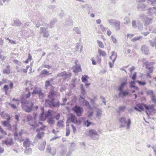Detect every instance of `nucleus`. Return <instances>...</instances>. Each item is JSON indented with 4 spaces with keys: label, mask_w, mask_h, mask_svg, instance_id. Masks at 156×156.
Listing matches in <instances>:
<instances>
[{
    "label": "nucleus",
    "mask_w": 156,
    "mask_h": 156,
    "mask_svg": "<svg viewBox=\"0 0 156 156\" xmlns=\"http://www.w3.org/2000/svg\"><path fill=\"white\" fill-rule=\"evenodd\" d=\"M30 102L29 100L25 98H22L21 100L23 109L28 113L30 112L33 110L34 106V103L32 102L30 103L29 106L28 105Z\"/></svg>",
    "instance_id": "nucleus-1"
},
{
    "label": "nucleus",
    "mask_w": 156,
    "mask_h": 156,
    "mask_svg": "<svg viewBox=\"0 0 156 156\" xmlns=\"http://www.w3.org/2000/svg\"><path fill=\"white\" fill-rule=\"evenodd\" d=\"M34 116L29 114L27 115V121L29 122V124L31 126L36 127L38 126L39 124H42V122H37L36 121V117L37 115V113H34Z\"/></svg>",
    "instance_id": "nucleus-2"
},
{
    "label": "nucleus",
    "mask_w": 156,
    "mask_h": 156,
    "mask_svg": "<svg viewBox=\"0 0 156 156\" xmlns=\"http://www.w3.org/2000/svg\"><path fill=\"white\" fill-rule=\"evenodd\" d=\"M144 107L146 110L149 111V112H151L155 111L154 108V105H147L145 104H138L136 106L134 107V109L138 111L141 112L142 111L144 110Z\"/></svg>",
    "instance_id": "nucleus-3"
},
{
    "label": "nucleus",
    "mask_w": 156,
    "mask_h": 156,
    "mask_svg": "<svg viewBox=\"0 0 156 156\" xmlns=\"http://www.w3.org/2000/svg\"><path fill=\"white\" fill-rule=\"evenodd\" d=\"M55 98H52L50 99H46L45 100V103L46 105H48V106L51 108L53 107L59 108L60 103L59 101H58L56 102H55Z\"/></svg>",
    "instance_id": "nucleus-4"
},
{
    "label": "nucleus",
    "mask_w": 156,
    "mask_h": 156,
    "mask_svg": "<svg viewBox=\"0 0 156 156\" xmlns=\"http://www.w3.org/2000/svg\"><path fill=\"white\" fill-rule=\"evenodd\" d=\"M109 24L114 27L115 30L118 31L120 29V22L117 20L110 19L108 20Z\"/></svg>",
    "instance_id": "nucleus-5"
},
{
    "label": "nucleus",
    "mask_w": 156,
    "mask_h": 156,
    "mask_svg": "<svg viewBox=\"0 0 156 156\" xmlns=\"http://www.w3.org/2000/svg\"><path fill=\"white\" fill-rule=\"evenodd\" d=\"M72 110L78 116H80L83 113V108L78 105H75L72 108Z\"/></svg>",
    "instance_id": "nucleus-6"
},
{
    "label": "nucleus",
    "mask_w": 156,
    "mask_h": 156,
    "mask_svg": "<svg viewBox=\"0 0 156 156\" xmlns=\"http://www.w3.org/2000/svg\"><path fill=\"white\" fill-rule=\"evenodd\" d=\"M119 122L122 124H126L127 127L126 129H129L130 128V125L131 124V121L130 119L129 118L127 120V122L126 121V118L124 117H121L119 119Z\"/></svg>",
    "instance_id": "nucleus-7"
},
{
    "label": "nucleus",
    "mask_w": 156,
    "mask_h": 156,
    "mask_svg": "<svg viewBox=\"0 0 156 156\" xmlns=\"http://www.w3.org/2000/svg\"><path fill=\"white\" fill-rule=\"evenodd\" d=\"M89 134L90 137L94 140H98L99 138V135L97 133V131L92 129L89 130Z\"/></svg>",
    "instance_id": "nucleus-8"
},
{
    "label": "nucleus",
    "mask_w": 156,
    "mask_h": 156,
    "mask_svg": "<svg viewBox=\"0 0 156 156\" xmlns=\"http://www.w3.org/2000/svg\"><path fill=\"white\" fill-rule=\"evenodd\" d=\"M46 152L47 153L50 154L54 156L56 153V150L55 147L48 145L47 146L46 148Z\"/></svg>",
    "instance_id": "nucleus-9"
},
{
    "label": "nucleus",
    "mask_w": 156,
    "mask_h": 156,
    "mask_svg": "<svg viewBox=\"0 0 156 156\" xmlns=\"http://www.w3.org/2000/svg\"><path fill=\"white\" fill-rule=\"evenodd\" d=\"M69 119L73 123L79 124L81 123V121L78 120L75 115L73 114H71Z\"/></svg>",
    "instance_id": "nucleus-10"
},
{
    "label": "nucleus",
    "mask_w": 156,
    "mask_h": 156,
    "mask_svg": "<svg viewBox=\"0 0 156 156\" xmlns=\"http://www.w3.org/2000/svg\"><path fill=\"white\" fill-rule=\"evenodd\" d=\"M117 56V54L115 51H113L112 52V55L110 56V58L111 59H112V58H113L112 60V62L113 64H112L111 62H109V64L110 67L111 68H112L113 66V64H114Z\"/></svg>",
    "instance_id": "nucleus-11"
},
{
    "label": "nucleus",
    "mask_w": 156,
    "mask_h": 156,
    "mask_svg": "<svg viewBox=\"0 0 156 156\" xmlns=\"http://www.w3.org/2000/svg\"><path fill=\"white\" fill-rule=\"evenodd\" d=\"M40 33L45 37H48L49 35L47 28L46 27H41L40 29Z\"/></svg>",
    "instance_id": "nucleus-12"
},
{
    "label": "nucleus",
    "mask_w": 156,
    "mask_h": 156,
    "mask_svg": "<svg viewBox=\"0 0 156 156\" xmlns=\"http://www.w3.org/2000/svg\"><path fill=\"white\" fill-rule=\"evenodd\" d=\"M47 122L50 127L53 126L55 123V120L54 119V117L53 116H50L47 119Z\"/></svg>",
    "instance_id": "nucleus-13"
},
{
    "label": "nucleus",
    "mask_w": 156,
    "mask_h": 156,
    "mask_svg": "<svg viewBox=\"0 0 156 156\" xmlns=\"http://www.w3.org/2000/svg\"><path fill=\"white\" fill-rule=\"evenodd\" d=\"M141 50L142 53L147 55L149 51V48L146 45H143L141 47Z\"/></svg>",
    "instance_id": "nucleus-14"
},
{
    "label": "nucleus",
    "mask_w": 156,
    "mask_h": 156,
    "mask_svg": "<svg viewBox=\"0 0 156 156\" xmlns=\"http://www.w3.org/2000/svg\"><path fill=\"white\" fill-rule=\"evenodd\" d=\"M57 96V92L54 90H51L49 92L48 95V97L50 99L55 98H54Z\"/></svg>",
    "instance_id": "nucleus-15"
},
{
    "label": "nucleus",
    "mask_w": 156,
    "mask_h": 156,
    "mask_svg": "<svg viewBox=\"0 0 156 156\" xmlns=\"http://www.w3.org/2000/svg\"><path fill=\"white\" fill-rule=\"evenodd\" d=\"M51 74V73H49V71L44 69L41 72L39 76L40 77H44Z\"/></svg>",
    "instance_id": "nucleus-16"
},
{
    "label": "nucleus",
    "mask_w": 156,
    "mask_h": 156,
    "mask_svg": "<svg viewBox=\"0 0 156 156\" xmlns=\"http://www.w3.org/2000/svg\"><path fill=\"white\" fill-rule=\"evenodd\" d=\"M137 9L139 10L143 11H144L146 10H147V7L146 5L140 3L137 5Z\"/></svg>",
    "instance_id": "nucleus-17"
},
{
    "label": "nucleus",
    "mask_w": 156,
    "mask_h": 156,
    "mask_svg": "<svg viewBox=\"0 0 156 156\" xmlns=\"http://www.w3.org/2000/svg\"><path fill=\"white\" fill-rule=\"evenodd\" d=\"M46 141L45 140L40 142L38 144V148L41 151H43L45 148Z\"/></svg>",
    "instance_id": "nucleus-18"
},
{
    "label": "nucleus",
    "mask_w": 156,
    "mask_h": 156,
    "mask_svg": "<svg viewBox=\"0 0 156 156\" xmlns=\"http://www.w3.org/2000/svg\"><path fill=\"white\" fill-rule=\"evenodd\" d=\"M151 63L149 62H146L144 63L145 68L148 70V72L151 73L153 71V67L150 66Z\"/></svg>",
    "instance_id": "nucleus-19"
},
{
    "label": "nucleus",
    "mask_w": 156,
    "mask_h": 156,
    "mask_svg": "<svg viewBox=\"0 0 156 156\" xmlns=\"http://www.w3.org/2000/svg\"><path fill=\"white\" fill-rule=\"evenodd\" d=\"M148 12L147 14L149 15L153 16V14H155L156 12V8L154 7L152 8H149L147 9Z\"/></svg>",
    "instance_id": "nucleus-20"
},
{
    "label": "nucleus",
    "mask_w": 156,
    "mask_h": 156,
    "mask_svg": "<svg viewBox=\"0 0 156 156\" xmlns=\"http://www.w3.org/2000/svg\"><path fill=\"white\" fill-rule=\"evenodd\" d=\"M77 61H75L76 65L75 66V69L73 70L74 73H78L82 71L80 65L77 64Z\"/></svg>",
    "instance_id": "nucleus-21"
},
{
    "label": "nucleus",
    "mask_w": 156,
    "mask_h": 156,
    "mask_svg": "<svg viewBox=\"0 0 156 156\" xmlns=\"http://www.w3.org/2000/svg\"><path fill=\"white\" fill-rule=\"evenodd\" d=\"M7 145H12L14 144L13 139L12 138L7 139L3 141Z\"/></svg>",
    "instance_id": "nucleus-22"
},
{
    "label": "nucleus",
    "mask_w": 156,
    "mask_h": 156,
    "mask_svg": "<svg viewBox=\"0 0 156 156\" xmlns=\"http://www.w3.org/2000/svg\"><path fill=\"white\" fill-rule=\"evenodd\" d=\"M31 141H30L29 139L27 138L23 142V145L25 148L29 147L31 144Z\"/></svg>",
    "instance_id": "nucleus-23"
},
{
    "label": "nucleus",
    "mask_w": 156,
    "mask_h": 156,
    "mask_svg": "<svg viewBox=\"0 0 156 156\" xmlns=\"http://www.w3.org/2000/svg\"><path fill=\"white\" fill-rule=\"evenodd\" d=\"M46 118L44 112V110H43L42 111V112L39 116V119L41 121H44L46 120Z\"/></svg>",
    "instance_id": "nucleus-24"
},
{
    "label": "nucleus",
    "mask_w": 156,
    "mask_h": 156,
    "mask_svg": "<svg viewBox=\"0 0 156 156\" xmlns=\"http://www.w3.org/2000/svg\"><path fill=\"white\" fill-rule=\"evenodd\" d=\"M126 107L124 105L119 106L117 111L118 113L119 114L121 112H124V111L126 109Z\"/></svg>",
    "instance_id": "nucleus-25"
},
{
    "label": "nucleus",
    "mask_w": 156,
    "mask_h": 156,
    "mask_svg": "<svg viewBox=\"0 0 156 156\" xmlns=\"http://www.w3.org/2000/svg\"><path fill=\"white\" fill-rule=\"evenodd\" d=\"M42 90L40 88H37L35 87V89L33 90L32 94H39Z\"/></svg>",
    "instance_id": "nucleus-26"
},
{
    "label": "nucleus",
    "mask_w": 156,
    "mask_h": 156,
    "mask_svg": "<svg viewBox=\"0 0 156 156\" xmlns=\"http://www.w3.org/2000/svg\"><path fill=\"white\" fill-rule=\"evenodd\" d=\"M35 24L36 27L38 28L41 25H43V21L41 20H38L35 22Z\"/></svg>",
    "instance_id": "nucleus-27"
},
{
    "label": "nucleus",
    "mask_w": 156,
    "mask_h": 156,
    "mask_svg": "<svg viewBox=\"0 0 156 156\" xmlns=\"http://www.w3.org/2000/svg\"><path fill=\"white\" fill-rule=\"evenodd\" d=\"M129 93L127 91H123V90L119 91V96H121L122 97H124L126 95L129 94Z\"/></svg>",
    "instance_id": "nucleus-28"
},
{
    "label": "nucleus",
    "mask_w": 156,
    "mask_h": 156,
    "mask_svg": "<svg viewBox=\"0 0 156 156\" xmlns=\"http://www.w3.org/2000/svg\"><path fill=\"white\" fill-rule=\"evenodd\" d=\"M22 24L21 22L18 19H16L14 20V25L17 27H20Z\"/></svg>",
    "instance_id": "nucleus-29"
},
{
    "label": "nucleus",
    "mask_w": 156,
    "mask_h": 156,
    "mask_svg": "<svg viewBox=\"0 0 156 156\" xmlns=\"http://www.w3.org/2000/svg\"><path fill=\"white\" fill-rule=\"evenodd\" d=\"M52 112V111L51 110H49L47 112H44L46 118L47 119L48 117H49L52 116L51 114Z\"/></svg>",
    "instance_id": "nucleus-30"
},
{
    "label": "nucleus",
    "mask_w": 156,
    "mask_h": 156,
    "mask_svg": "<svg viewBox=\"0 0 156 156\" xmlns=\"http://www.w3.org/2000/svg\"><path fill=\"white\" fill-rule=\"evenodd\" d=\"M83 103L85 106H87V107L88 108H89L90 109H91V110H92V108L91 107L88 101H87L84 100L83 102Z\"/></svg>",
    "instance_id": "nucleus-31"
},
{
    "label": "nucleus",
    "mask_w": 156,
    "mask_h": 156,
    "mask_svg": "<svg viewBox=\"0 0 156 156\" xmlns=\"http://www.w3.org/2000/svg\"><path fill=\"white\" fill-rule=\"evenodd\" d=\"M2 72L3 73H6L8 74H10V70L9 68V66H6V69L3 70Z\"/></svg>",
    "instance_id": "nucleus-32"
},
{
    "label": "nucleus",
    "mask_w": 156,
    "mask_h": 156,
    "mask_svg": "<svg viewBox=\"0 0 156 156\" xmlns=\"http://www.w3.org/2000/svg\"><path fill=\"white\" fill-rule=\"evenodd\" d=\"M126 84L127 83L126 81L122 83L119 86L118 88L119 90V91L123 90V89L124 87Z\"/></svg>",
    "instance_id": "nucleus-33"
},
{
    "label": "nucleus",
    "mask_w": 156,
    "mask_h": 156,
    "mask_svg": "<svg viewBox=\"0 0 156 156\" xmlns=\"http://www.w3.org/2000/svg\"><path fill=\"white\" fill-rule=\"evenodd\" d=\"M32 152V150L31 148L28 147H26V149L24 151V153L25 154H31Z\"/></svg>",
    "instance_id": "nucleus-34"
},
{
    "label": "nucleus",
    "mask_w": 156,
    "mask_h": 156,
    "mask_svg": "<svg viewBox=\"0 0 156 156\" xmlns=\"http://www.w3.org/2000/svg\"><path fill=\"white\" fill-rule=\"evenodd\" d=\"M132 26L134 28H136L138 26L136 23V22L135 20H133L131 21Z\"/></svg>",
    "instance_id": "nucleus-35"
},
{
    "label": "nucleus",
    "mask_w": 156,
    "mask_h": 156,
    "mask_svg": "<svg viewBox=\"0 0 156 156\" xmlns=\"http://www.w3.org/2000/svg\"><path fill=\"white\" fill-rule=\"evenodd\" d=\"M139 18L142 20H144L146 19V16L144 13L140 14L139 15Z\"/></svg>",
    "instance_id": "nucleus-36"
},
{
    "label": "nucleus",
    "mask_w": 156,
    "mask_h": 156,
    "mask_svg": "<svg viewBox=\"0 0 156 156\" xmlns=\"http://www.w3.org/2000/svg\"><path fill=\"white\" fill-rule=\"evenodd\" d=\"M31 25V23L30 22H27L24 25H23V30L24 31V29L25 28H27L28 27H30V26Z\"/></svg>",
    "instance_id": "nucleus-37"
},
{
    "label": "nucleus",
    "mask_w": 156,
    "mask_h": 156,
    "mask_svg": "<svg viewBox=\"0 0 156 156\" xmlns=\"http://www.w3.org/2000/svg\"><path fill=\"white\" fill-rule=\"evenodd\" d=\"M145 23L147 25H148L151 23L152 22V19L151 18H146L145 20Z\"/></svg>",
    "instance_id": "nucleus-38"
},
{
    "label": "nucleus",
    "mask_w": 156,
    "mask_h": 156,
    "mask_svg": "<svg viewBox=\"0 0 156 156\" xmlns=\"http://www.w3.org/2000/svg\"><path fill=\"white\" fill-rule=\"evenodd\" d=\"M98 52L100 55H101L102 56H104L106 55V53L105 52L100 49H98Z\"/></svg>",
    "instance_id": "nucleus-39"
},
{
    "label": "nucleus",
    "mask_w": 156,
    "mask_h": 156,
    "mask_svg": "<svg viewBox=\"0 0 156 156\" xmlns=\"http://www.w3.org/2000/svg\"><path fill=\"white\" fill-rule=\"evenodd\" d=\"M88 78V76L85 75H83L82 76L81 79L82 82H85L87 81V79Z\"/></svg>",
    "instance_id": "nucleus-40"
},
{
    "label": "nucleus",
    "mask_w": 156,
    "mask_h": 156,
    "mask_svg": "<svg viewBox=\"0 0 156 156\" xmlns=\"http://www.w3.org/2000/svg\"><path fill=\"white\" fill-rule=\"evenodd\" d=\"M80 89L81 90V94H82L83 95H84L86 94V92L82 84L80 86Z\"/></svg>",
    "instance_id": "nucleus-41"
},
{
    "label": "nucleus",
    "mask_w": 156,
    "mask_h": 156,
    "mask_svg": "<svg viewBox=\"0 0 156 156\" xmlns=\"http://www.w3.org/2000/svg\"><path fill=\"white\" fill-rule=\"evenodd\" d=\"M124 20L125 21L124 23L125 24H128L130 23V20L129 18L128 17H125L124 18Z\"/></svg>",
    "instance_id": "nucleus-42"
},
{
    "label": "nucleus",
    "mask_w": 156,
    "mask_h": 156,
    "mask_svg": "<svg viewBox=\"0 0 156 156\" xmlns=\"http://www.w3.org/2000/svg\"><path fill=\"white\" fill-rule=\"evenodd\" d=\"M96 116L97 117H100L102 115V111L100 109H98L96 111Z\"/></svg>",
    "instance_id": "nucleus-43"
},
{
    "label": "nucleus",
    "mask_w": 156,
    "mask_h": 156,
    "mask_svg": "<svg viewBox=\"0 0 156 156\" xmlns=\"http://www.w3.org/2000/svg\"><path fill=\"white\" fill-rule=\"evenodd\" d=\"M143 37L142 36H140L137 37H135L134 38H133L132 39V41L133 42H135L136 41L138 40L141 39Z\"/></svg>",
    "instance_id": "nucleus-44"
},
{
    "label": "nucleus",
    "mask_w": 156,
    "mask_h": 156,
    "mask_svg": "<svg viewBox=\"0 0 156 156\" xmlns=\"http://www.w3.org/2000/svg\"><path fill=\"white\" fill-rule=\"evenodd\" d=\"M66 74V71H64L58 74L57 76L58 77H60L62 76H65Z\"/></svg>",
    "instance_id": "nucleus-45"
},
{
    "label": "nucleus",
    "mask_w": 156,
    "mask_h": 156,
    "mask_svg": "<svg viewBox=\"0 0 156 156\" xmlns=\"http://www.w3.org/2000/svg\"><path fill=\"white\" fill-rule=\"evenodd\" d=\"M63 121L62 120H59L57 122V126L59 127H63Z\"/></svg>",
    "instance_id": "nucleus-46"
},
{
    "label": "nucleus",
    "mask_w": 156,
    "mask_h": 156,
    "mask_svg": "<svg viewBox=\"0 0 156 156\" xmlns=\"http://www.w3.org/2000/svg\"><path fill=\"white\" fill-rule=\"evenodd\" d=\"M14 139L15 140H20V138H19V136L18 135V133L16 131H15L14 134Z\"/></svg>",
    "instance_id": "nucleus-47"
},
{
    "label": "nucleus",
    "mask_w": 156,
    "mask_h": 156,
    "mask_svg": "<svg viewBox=\"0 0 156 156\" xmlns=\"http://www.w3.org/2000/svg\"><path fill=\"white\" fill-rule=\"evenodd\" d=\"M44 133L43 132H39L38 133L36 136V138H37L39 139H40L41 137L43 135Z\"/></svg>",
    "instance_id": "nucleus-48"
},
{
    "label": "nucleus",
    "mask_w": 156,
    "mask_h": 156,
    "mask_svg": "<svg viewBox=\"0 0 156 156\" xmlns=\"http://www.w3.org/2000/svg\"><path fill=\"white\" fill-rule=\"evenodd\" d=\"M148 1L147 2L149 3V2L151 3V5L152 6L156 5V0H147Z\"/></svg>",
    "instance_id": "nucleus-49"
},
{
    "label": "nucleus",
    "mask_w": 156,
    "mask_h": 156,
    "mask_svg": "<svg viewBox=\"0 0 156 156\" xmlns=\"http://www.w3.org/2000/svg\"><path fill=\"white\" fill-rule=\"evenodd\" d=\"M8 114L7 113H5L4 112H2L0 113V115L2 118H5L7 116H8Z\"/></svg>",
    "instance_id": "nucleus-50"
},
{
    "label": "nucleus",
    "mask_w": 156,
    "mask_h": 156,
    "mask_svg": "<svg viewBox=\"0 0 156 156\" xmlns=\"http://www.w3.org/2000/svg\"><path fill=\"white\" fill-rule=\"evenodd\" d=\"M56 21L57 20L56 19H54L51 21L50 26L51 28H52L53 27V25L55 24Z\"/></svg>",
    "instance_id": "nucleus-51"
},
{
    "label": "nucleus",
    "mask_w": 156,
    "mask_h": 156,
    "mask_svg": "<svg viewBox=\"0 0 156 156\" xmlns=\"http://www.w3.org/2000/svg\"><path fill=\"white\" fill-rule=\"evenodd\" d=\"M73 30L77 34H81V31L78 27H75Z\"/></svg>",
    "instance_id": "nucleus-52"
},
{
    "label": "nucleus",
    "mask_w": 156,
    "mask_h": 156,
    "mask_svg": "<svg viewBox=\"0 0 156 156\" xmlns=\"http://www.w3.org/2000/svg\"><path fill=\"white\" fill-rule=\"evenodd\" d=\"M97 42L99 46L101 48H104V45L103 43L99 40L97 41Z\"/></svg>",
    "instance_id": "nucleus-53"
},
{
    "label": "nucleus",
    "mask_w": 156,
    "mask_h": 156,
    "mask_svg": "<svg viewBox=\"0 0 156 156\" xmlns=\"http://www.w3.org/2000/svg\"><path fill=\"white\" fill-rule=\"evenodd\" d=\"M3 88L5 91V94H7L8 91L9 90V87L7 85H5L3 87Z\"/></svg>",
    "instance_id": "nucleus-54"
},
{
    "label": "nucleus",
    "mask_w": 156,
    "mask_h": 156,
    "mask_svg": "<svg viewBox=\"0 0 156 156\" xmlns=\"http://www.w3.org/2000/svg\"><path fill=\"white\" fill-rule=\"evenodd\" d=\"M149 41L150 43V45L152 47L155 46L156 49V41L153 42L151 40H149Z\"/></svg>",
    "instance_id": "nucleus-55"
},
{
    "label": "nucleus",
    "mask_w": 156,
    "mask_h": 156,
    "mask_svg": "<svg viewBox=\"0 0 156 156\" xmlns=\"http://www.w3.org/2000/svg\"><path fill=\"white\" fill-rule=\"evenodd\" d=\"M1 122L2 124L5 127H6L9 124V122L6 121H2Z\"/></svg>",
    "instance_id": "nucleus-56"
},
{
    "label": "nucleus",
    "mask_w": 156,
    "mask_h": 156,
    "mask_svg": "<svg viewBox=\"0 0 156 156\" xmlns=\"http://www.w3.org/2000/svg\"><path fill=\"white\" fill-rule=\"evenodd\" d=\"M38 96L40 99H42L44 96V94L42 92V90L38 94Z\"/></svg>",
    "instance_id": "nucleus-57"
},
{
    "label": "nucleus",
    "mask_w": 156,
    "mask_h": 156,
    "mask_svg": "<svg viewBox=\"0 0 156 156\" xmlns=\"http://www.w3.org/2000/svg\"><path fill=\"white\" fill-rule=\"evenodd\" d=\"M151 99L152 101L155 103L156 105V98L154 95L151 96Z\"/></svg>",
    "instance_id": "nucleus-58"
},
{
    "label": "nucleus",
    "mask_w": 156,
    "mask_h": 156,
    "mask_svg": "<svg viewBox=\"0 0 156 156\" xmlns=\"http://www.w3.org/2000/svg\"><path fill=\"white\" fill-rule=\"evenodd\" d=\"M51 86V84H50V81L49 80H47L45 82V87H48L49 86Z\"/></svg>",
    "instance_id": "nucleus-59"
},
{
    "label": "nucleus",
    "mask_w": 156,
    "mask_h": 156,
    "mask_svg": "<svg viewBox=\"0 0 156 156\" xmlns=\"http://www.w3.org/2000/svg\"><path fill=\"white\" fill-rule=\"evenodd\" d=\"M70 129L68 128H66V136H68L70 134Z\"/></svg>",
    "instance_id": "nucleus-60"
},
{
    "label": "nucleus",
    "mask_w": 156,
    "mask_h": 156,
    "mask_svg": "<svg viewBox=\"0 0 156 156\" xmlns=\"http://www.w3.org/2000/svg\"><path fill=\"white\" fill-rule=\"evenodd\" d=\"M97 62L98 63H100L101 62V58L100 56L97 55Z\"/></svg>",
    "instance_id": "nucleus-61"
},
{
    "label": "nucleus",
    "mask_w": 156,
    "mask_h": 156,
    "mask_svg": "<svg viewBox=\"0 0 156 156\" xmlns=\"http://www.w3.org/2000/svg\"><path fill=\"white\" fill-rule=\"evenodd\" d=\"M60 114L59 113H58L54 117V118H55L57 120H58L60 119Z\"/></svg>",
    "instance_id": "nucleus-62"
},
{
    "label": "nucleus",
    "mask_w": 156,
    "mask_h": 156,
    "mask_svg": "<svg viewBox=\"0 0 156 156\" xmlns=\"http://www.w3.org/2000/svg\"><path fill=\"white\" fill-rule=\"evenodd\" d=\"M111 38L112 39V40L113 42L115 44L117 43V41L116 38L114 37L113 36H111Z\"/></svg>",
    "instance_id": "nucleus-63"
},
{
    "label": "nucleus",
    "mask_w": 156,
    "mask_h": 156,
    "mask_svg": "<svg viewBox=\"0 0 156 156\" xmlns=\"http://www.w3.org/2000/svg\"><path fill=\"white\" fill-rule=\"evenodd\" d=\"M13 62L15 63H16L19 66H20L21 65V62H20L19 60L15 59L13 60Z\"/></svg>",
    "instance_id": "nucleus-64"
}]
</instances>
